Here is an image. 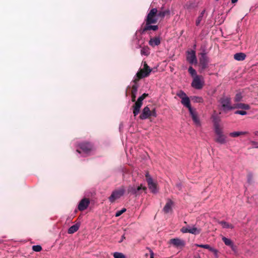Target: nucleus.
<instances>
[{
  "mask_svg": "<svg viewBox=\"0 0 258 258\" xmlns=\"http://www.w3.org/2000/svg\"><path fill=\"white\" fill-rule=\"evenodd\" d=\"M214 131L216 134L215 141L221 145L225 144L227 143V138L224 135L222 129L217 122L214 123Z\"/></svg>",
  "mask_w": 258,
  "mask_h": 258,
  "instance_id": "f257e3e1",
  "label": "nucleus"
},
{
  "mask_svg": "<svg viewBox=\"0 0 258 258\" xmlns=\"http://www.w3.org/2000/svg\"><path fill=\"white\" fill-rule=\"evenodd\" d=\"M219 107L225 112L233 109L231 103V98L228 96H223L219 100Z\"/></svg>",
  "mask_w": 258,
  "mask_h": 258,
  "instance_id": "f03ea898",
  "label": "nucleus"
},
{
  "mask_svg": "<svg viewBox=\"0 0 258 258\" xmlns=\"http://www.w3.org/2000/svg\"><path fill=\"white\" fill-rule=\"evenodd\" d=\"M147 187L145 185L140 184L138 185H130L127 188V193L135 196H138L143 192L146 193Z\"/></svg>",
  "mask_w": 258,
  "mask_h": 258,
  "instance_id": "7ed1b4c3",
  "label": "nucleus"
},
{
  "mask_svg": "<svg viewBox=\"0 0 258 258\" xmlns=\"http://www.w3.org/2000/svg\"><path fill=\"white\" fill-rule=\"evenodd\" d=\"M125 191V188L124 186H122L115 190H114L109 197V200L111 203H113L117 199H119L122 197Z\"/></svg>",
  "mask_w": 258,
  "mask_h": 258,
  "instance_id": "20e7f679",
  "label": "nucleus"
},
{
  "mask_svg": "<svg viewBox=\"0 0 258 258\" xmlns=\"http://www.w3.org/2000/svg\"><path fill=\"white\" fill-rule=\"evenodd\" d=\"M177 96H178L181 99V104L185 107L187 108L188 110L190 109H192L193 108L191 107L190 105V102L189 97L186 95V94L182 90L179 91L176 94Z\"/></svg>",
  "mask_w": 258,
  "mask_h": 258,
  "instance_id": "39448f33",
  "label": "nucleus"
},
{
  "mask_svg": "<svg viewBox=\"0 0 258 258\" xmlns=\"http://www.w3.org/2000/svg\"><path fill=\"white\" fill-rule=\"evenodd\" d=\"M119 171L121 173L120 175L124 177H137L140 176L141 177H142L144 176L143 175L141 174V173H139L138 170H134L131 171L130 169H128L126 167H121L119 169Z\"/></svg>",
  "mask_w": 258,
  "mask_h": 258,
  "instance_id": "423d86ee",
  "label": "nucleus"
},
{
  "mask_svg": "<svg viewBox=\"0 0 258 258\" xmlns=\"http://www.w3.org/2000/svg\"><path fill=\"white\" fill-rule=\"evenodd\" d=\"M157 12V9L156 8H153L150 10L146 18V23L147 24H154L157 22V17H158Z\"/></svg>",
  "mask_w": 258,
  "mask_h": 258,
  "instance_id": "0eeeda50",
  "label": "nucleus"
},
{
  "mask_svg": "<svg viewBox=\"0 0 258 258\" xmlns=\"http://www.w3.org/2000/svg\"><path fill=\"white\" fill-rule=\"evenodd\" d=\"M204 84V78L201 76H196L194 77L191 86L198 90L201 89Z\"/></svg>",
  "mask_w": 258,
  "mask_h": 258,
  "instance_id": "6e6552de",
  "label": "nucleus"
},
{
  "mask_svg": "<svg viewBox=\"0 0 258 258\" xmlns=\"http://www.w3.org/2000/svg\"><path fill=\"white\" fill-rule=\"evenodd\" d=\"M180 230L183 233H189L194 235L199 234L201 232V229L196 227L195 225L183 227Z\"/></svg>",
  "mask_w": 258,
  "mask_h": 258,
  "instance_id": "1a4fd4ad",
  "label": "nucleus"
},
{
  "mask_svg": "<svg viewBox=\"0 0 258 258\" xmlns=\"http://www.w3.org/2000/svg\"><path fill=\"white\" fill-rule=\"evenodd\" d=\"M94 150L93 146L90 143L85 142L82 144V156L83 154L90 155Z\"/></svg>",
  "mask_w": 258,
  "mask_h": 258,
  "instance_id": "9d476101",
  "label": "nucleus"
},
{
  "mask_svg": "<svg viewBox=\"0 0 258 258\" xmlns=\"http://www.w3.org/2000/svg\"><path fill=\"white\" fill-rule=\"evenodd\" d=\"M151 71L152 69L145 62L143 69L137 74V76L139 79L145 78L148 76Z\"/></svg>",
  "mask_w": 258,
  "mask_h": 258,
  "instance_id": "9b49d317",
  "label": "nucleus"
},
{
  "mask_svg": "<svg viewBox=\"0 0 258 258\" xmlns=\"http://www.w3.org/2000/svg\"><path fill=\"white\" fill-rule=\"evenodd\" d=\"M186 59L190 64H196L198 62L195 50L188 51L187 52Z\"/></svg>",
  "mask_w": 258,
  "mask_h": 258,
  "instance_id": "f8f14e48",
  "label": "nucleus"
},
{
  "mask_svg": "<svg viewBox=\"0 0 258 258\" xmlns=\"http://www.w3.org/2000/svg\"><path fill=\"white\" fill-rule=\"evenodd\" d=\"M189 112L196 125L197 126H200L201 125V121L196 110L195 109H190Z\"/></svg>",
  "mask_w": 258,
  "mask_h": 258,
  "instance_id": "ddd939ff",
  "label": "nucleus"
},
{
  "mask_svg": "<svg viewBox=\"0 0 258 258\" xmlns=\"http://www.w3.org/2000/svg\"><path fill=\"white\" fill-rule=\"evenodd\" d=\"M201 57L200 58V64L203 70L205 69L207 67L208 63V58L205 52L201 53Z\"/></svg>",
  "mask_w": 258,
  "mask_h": 258,
  "instance_id": "4468645a",
  "label": "nucleus"
},
{
  "mask_svg": "<svg viewBox=\"0 0 258 258\" xmlns=\"http://www.w3.org/2000/svg\"><path fill=\"white\" fill-rule=\"evenodd\" d=\"M222 239L226 245L230 246L234 252H237V247L234 244L233 241L230 239L226 237H223Z\"/></svg>",
  "mask_w": 258,
  "mask_h": 258,
  "instance_id": "2eb2a0df",
  "label": "nucleus"
},
{
  "mask_svg": "<svg viewBox=\"0 0 258 258\" xmlns=\"http://www.w3.org/2000/svg\"><path fill=\"white\" fill-rule=\"evenodd\" d=\"M147 182L151 192L154 194L157 193L158 192L157 183L153 181V178H148Z\"/></svg>",
  "mask_w": 258,
  "mask_h": 258,
  "instance_id": "dca6fc26",
  "label": "nucleus"
},
{
  "mask_svg": "<svg viewBox=\"0 0 258 258\" xmlns=\"http://www.w3.org/2000/svg\"><path fill=\"white\" fill-rule=\"evenodd\" d=\"M151 116V110L148 106H146L142 110V112L140 116L141 119H146Z\"/></svg>",
  "mask_w": 258,
  "mask_h": 258,
  "instance_id": "f3484780",
  "label": "nucleus"
},
{
  "mask_svg": "<svg viewBox=\"0 0 258 258\" xmlns=\"http://www.w3.org/2000/svg\"><path fill=\"white\" fill-rule=\"evenodd\" d=\"M173 205V202L170 199L167 200V202L163 208V211L165 213H168L172 211V208Z\"/></svg>",
  "mask_w": 258,
  "mask_h": 258,
  "instance_id": "a211bd4d",
  "label": "nucleus"
},
{
  "mask_svg": "<svg viewBox=\"0 0 258 258\" xmlns=\"http://www.w3.org/2000/svg\"><path fill=\"white\" fill-rule=\"evenodd\" d=\"M161 40L160 38L158 37H155L151 38L149 41V44L152 47H155L158 46L160 44Z\"/></svg>",
  "mask_w": 258,
  "mask_h": 258,
  "instance_id": "6ab92c4d",
  "label": "nucleus"
},
{
  "mask_svg": "<svg viewBox=\"0 0 258 258\" xmlns=\"http://www.w3.org/2000/svg\"><path fill=\"white\" fill-rule=\"evenodd\" d=\"M143 103L137 100V102L135 103V105L134 106V110H133V113L135 116L137 115L140 110V108L142 105Z\"/></svg>",
  "mask_w": 258,
  "mask_h": 258,
  "instance_id": "aec40b11",
  "label": "nucleus"
},
{
  "mask_svg": "<svg viewBox=\"0 0 258 258\" xmlns=\"http://www.w3.org/2000/svg\"><path fill=\"white\" fill-rule=\"evenodd\" d=\"M170 242L176 247L183 246L184 245V241L179 238L171 239Z\"/></svg>",
  "mask_w": 258,
  "mask_h": 258,
  "instance_id": "412c9836",
  "label": "nucleus"
},
{
  "mask_svg": "<svg viewBox=\"0 0 258 258\" xmlns=\"http://www.w3.org/2000/svg\"><path fill=\"white\" fill-rule=\"evenodd\" d=\"M235 108L243 109L244 110H248L250 109L249 105L244 103H237L233 105V109Z\"/></svg>",
  "mask_w": 258,
  "mask_h": 258,
  "instance_id": "4be33fe9",
  "label": "nucleus"
},
{
  "mask_svg": "<svg viewBox=\"0 0 258 258\" xmlns=\"http://www.w3.org/2000/svg\"><path fill=\"white\" fill-rule=\"evenodd\" d=\"M158 29V26L157 25H151V24H147L146 23V26L142 30V33H143L147 30H153L156 31Z\"/></svg>",
  "mask_w": 258,
  "mask_h": 258,
  "instance_id": "5701e85b",
  "label": "nucleus"
},
{
  "mask_svg": "<svg viewBox=\"0 0 258 258\" xmlns=\"http://www.w3.org/2000/svg\"><path fill=\"white\" fill-rule=\"evenodd\" d=\"M218 223L222 226L223 228L233 229L234 227L232 224H230V223H229L227 222H225L224 221H219Z\"/></svg>",
  "mask_w": 258,
  "mask_h": 258,
  "instance_id": "b1692460",
  "label": "nucleus"
},
{
  "mask_svg": "<svg viewBox=\"0 0 258 258\" xmlns=\"http://www.w3.org/2000/svg\"><path fill=\"white\" fill-rule=\"evenodd\" d=\"M246 55L243 53H237L234 54V58L235 59L241 61L245 58Z\"/></svg>",
  "mask_w": 258,
  "mask_h": 258,
  "instance_id": "393cba45",
  "label": "nucleus"
},
{
  "mask_svg": "<svg viewBox=\"0 0 258 258\" xmlns=\"http://www.w3.org/2000/svg\"><path fill=\"white\" fill-rule=\"evenodd\" d=\"M89 204L90 200L88 199H82V211L86 209Z\"/></svg>",
  "mask_w": 258,
  "mask_h": 258,
  "instance_id": "a878e982",
  "label": "nucleus"
},
{
  "mask_svg": "<svg viewBox=\"0 0 258 258\" xmlns=\"http://www.w3.org/2000/svg\"><path fill=\"white\" fill-rule=\"evenodd\" d=\"M150 53V48L148 46H144L141 48V54L142 55L148 56Z\"/></svg>",
  "mask_w": 258,
  "mask_h": 258,
  "instance_id": "bb28decb",
  "label": "nucleus"
},
{
  "mask_svg": "<svg viewBox=\"0 0 258 258\" xmlns=\"http://www.w3.org/2000/svg\"><path fill=\"white\" fill-rule=\"evenodd\" d=\"M247 134V132H234L230 133L229 136L232 137H237L240 135H244Z\"/></svg>",
  "mask_w": 258,
  "mask_h": 258,
  "instance_id": "cd10ccee",
  "label": "nucleus"
},
{
  "mask_svg": "<svg viewBox=\"0 0 258 258\" xmlns=\"http://www.w3.org/2000/svg\"><path fill=\"white\" fill-rule=\"evenodd\" d=\"M79 227V224H76L72 226L68 230V233L69 234H73L74 232H76Z\"/></svg>",
  "mask_w": 258,
  "mask_h": 258,
  "instance_id": "c85d7f7f",
  "label": "nucleus"
},
{
  "mask_svg": "<svg viewBox=\"0 0 258 258\" xmlns=\"http://www.w3.org/2000/svg\"><path fill=\"white\" fill-rule=\"evenodd\" d=\"M170 11L168 10L161 11L157 13V16L158 17L163 18L166 15H169Z\"/></svg>",
  "mask_w": 258,
  "mask_h": 258,
  "instance_id": "c756f323",
  "label": "nucleus"
},
{
  "mask_svg": "<svg viewBox=\"0 0 258 258\" xmlns=\"http://www.w3.org/2000/svg\"><path fill=\"white\" fill-rule=\"evenodd\" d=\"M205 10H203L201 13L200 14V15L199 16V17H198L197 20H196V25L197 26H198L200 25L201 22L202 21V19H203V17L204 16V15L205 14Z\"/></svg>",
  "mask_w": 258,
  "mask_h": 258,
  "instance_id": "7c9ffc66",
  "label": "nucleus"
},
{
  "mask_svg": "<svg viewBox=\"0 0 258 258\" xmlns=\"http://www.w3.org/2000/svg\"><path fill=\"white\" fill-rule=\"evenodd\" d=\"M191 99L194 102L196 103H202L204 101L203 98L200 96H193L191 97Z\"/></svg>",
  "mask_w": 258,
  "mask_h": 258,
  "instance_id": "2f4dec72",
  "label": "nucleus"
},
{
  "mask_svg": "<svg viewBox=\"0 0 258 258\" xmlns=\"http://www.w3.org/2000/svg\"><path fill=\"white\" fill-rule=\"evenodd\" d=\"M113 255L114 258H125V256L121 252H115Z\"/></svg>",
  "mask_w": 258,
  "mask_h": 258,
  "instance_id": "473e14b6",
  "label": "nucleus"
},
{
  "mask_svg": "<svg viewBox=\"0 0 258 258\" xmlns=\"http://www.w3.org/2000/svg\"><path fill=\"white\" fill-rule=\"evenodd\" d=\"M137 87L134 86L133 88L132 91V101H133V102L135 101L136 94L137 93Z\"/></svg>",
  "mask_w": 258,
  "mask_h": 258,
  "instance_id": "72a5a7b5",
  "label": "nucleus"
},
{
  "mask_svg": "<svg viewBox=\"0 0 258 258\" xmlns=\"http://www.w3.org/2000/svg\"><path fill=\"white\" fill-rule=\"evenodd\" d=\"M195 245L197 247H202L209 249L210 251L212 249V247L210 246L209 244H196Z\"/></svg>",
  "mask_w": 258,
  "mask_h": 258,
  "instance_id": "f704fd0d",
  "label": "nucleus"
},
{
  "mask_svg": "<svg viewBox=\"0 0 258 258\" xmlns=\"http://www.w3.org/2000/svg\"><path fill=\"white\" fill-rule=\"evenodd\" d=\"M188 72L192 77H195L197 75V72L195 69H193L192 67H190L188 68Z\"/></svg>",
  "mask_w": 258,
  "mask_h": 258,
  "instance_id": "c9c22d12",
  "label": "nucleus"
},
{
  "mask_svg": "<svg viewBox=\"0 0 258 258\" xmlns=\"http://www.w3.org/2000/svg\"><path fill=\"white\" fill-rule=\"evenodd\" d=\"M32 249L36 252H39L42 249L41 246L39 245H33L32 246Z\"/></svg>",
  "mask_w": 258,
  "mask_h": 258,
  "instance_id": "e433bc0d",
  "label": "nucleus"
},
{
  "mask_svg": "<svg viewBox=\"0 0 258 258\" xmlns=\"http://www.w3.org/2000/svg\"><path fill=\"white\" fill-rule=\"evenodd\" d=\"M242 98V96L241 93H237L236 94L235 97V101L236 102H239L240 101Z\"/></svg>",
  "mask_w": 258,
  "mask_h": 258,
  "instance_id": "4c0bfd02",
  "label": "nucleus"
},
{
  "mask_svg": "<svg viewBox=\"0 0 258 258\" xmlns=\"http://www.w3.org/2000/svg\"><path fill=\"white\" fill-rule=\"evenodd\" d=\"M210 251L213 252L216 258H218V250L213 247L211 249Z\"/></svg>",
  "mask_w": 258,
  "mask_h": 258,
  "instance_id": "58836bf2",
  "label": "nucleus"
},
{
  "mask_svg": "<svg viewBox=\"0 0 258 258\" xmlns=\"http://www.w3.org/2000/svg\"><path fill=\"white\" fill-rule=\"evenodd\" d=\"M236 114H240L241 115H245L247 114V112L245 110H237L235 112Z\"/></svg>",
  "mask_w": 258,
  "mask_h": 258,
  "instance_id": "ea45409f",
  "label": "nucleus"
},
{
  "mask_svg": "<svg viewBox=\"0 0 258 258\" xmlns=\"http://www.w3.org/2000/svg\"><path fill=\"white\" fill-rule=\"evenodd\" d=\"M126 211L125 209H122L121 210L118 211L115 213V216L116 217H119L120 216L122 213H123Z\"/></svg>",
  "mask_w": 258,
  "mask_h": 258,
  "instance_id": "a19ab883",
  "label": "nucleus"
},
{
  "mask_svg": "<svg viewBox=\"0 0 258 258\" xmlns=\"http://www.w3.org/2000/svg\"><path fill=\"white\" fill-rule=\"evenodd\" d=\"M148 94L144 93L142 95L140 96L137 100L142 102L143 100L147 96Z\"/></svg>",
  "mask_w": 258,
  "mask_h": 258,
  "instance_id": "79ce46f5",
  "label": "nucleus"
},
{
  "mask_svg": "<svg viewBox=\"0 0 258 258\" xmlns=\"http://www.w3.org/2000/svg\"><path fill=\"white\" fill-rule=\"evenodd\" d=\"M250 143L254 146V148H258V142L251 141H250Z\"/></svg>",
  "mask_w": 258,
  "mask_h": 258,
  "instance_id": "37998d69",
  "label": "nucleus"
},
{
  "mask_svg": "<svg viewBox=\"0 0 258 258\" xmlns=\"http://www.w3.org/2000/svg\"><path fill=\"white\" fill-rule=\"evenodd\" d=\"M151 116H153L154 117H156L157 114L156 112L155 109H154L153 111H151Z\"/></svg>",
  "mask_w": 258,
  "mask_h": 258,
  "instance_id": "c03bdc74",
  "label": "nucleus"
},
{
  "mask_svg": "<svg viewBox=\"0 0 258 258\" xmlns=\"http://www.w3.org/2000/svg\"><path fill=\"white\" fill-rule=\"evenodd\" d=\"M78 209L79 211H81V201H80V202L78 203Z\"/></svg>",
  "mask_w": 258,
  "mask_h": 258,
  "instance_id": "a18cd8bd",
  "label": "nucleus"
},
{
  "mask_svg": "<svg viewBox=\"0 0 258 258\" xmlns=\"http://www.w3.org/2000/svg\"><path fill=\"white\" fill-rule=\"evenodd\" d=\"M125 239V237H124V235H123L121 236V239L119 241V243L121 242L123 240V239Z\"/></svg>",
  "mask_w": 258,
  "mask_h": 258,
  "instance_id": "49530a36",
  "label": "nucleus"
},
{
  "mask_svg": "<svg viewBox=\"0 0 258 258\" xmlns=\"http://www.w3.org/2000/svg\"><path fill=\"white\" fill-rule=\"evenodd\" d=\"M145 175L146 177H149V173H148V172L146 171L145 172Z\"/></svg>",
  "mask_w": 258,
  "mask_h": 258,
  "instance_id": "de8ad7c7",
  "label": "nucleus"
},
{
  "mask_svg": "<svg viewBox=\"0 0 258 258\" xmlns=\"http://www.w3.org/2000/svg\"><path fill=\"white\" fill-rule=\"evenodd\" d=\"M150 258H154V253L151 251L150 253Z\"/></svg>",
  "mask_w": 258,
  "mask_h": 258,
  "instance_id": "09e8293b",
  "label": "nucleus"
},
{
  "mask_svg": "<svg viewBox=\"0 0 258 258\" xmlns=\"http://www.w3.org/2000/svg\"><path fill=\"white\" fill-rule=\"evenodd\" d=\"M237 1H238V0H231V3L232 4H235V3H237Z\"/></svg>",
  "mask_w": 258,
  "mask_h": 258,
  "instance_id": "8fccbe9b",
  "label": "nucleus"
},
{
  "mask_svg": "<svg viewBox=\"0 0 258 258\" xmlns=\"http://www.w3.org/2000/svg\"><path fill=\"white\" fill-rule=\"evenodd\" d=\"M253 134L255 136H258V131L254 132Z\"/></svg>",
  "mask_w": 258,
  "mask_h": 258,
  "instance_id": "3c124183",
  "label": "nucleus"
},
{
  "mask_svg": "<svg viewBox=\"0 0 258 258\" xmlns=\"http://www.w3.org/2000/svg\"><path fill=\"white\" fill-rule=\"evenodd\" d=\"M144 43V41H143V40H142L141 44H139V45H138V47H141V44H142V43Z\"/></svg>",
  "mask_w": 258,
  "mask_h": 258,
  "instance_id": "603ef678",
  "label": "nucleus"
},
{
  "mask_svg": "<svg viewBox=\"0 0 258 258\" xmlns=\"http://www.w3.org/2000/svg\"><path fill=\"white\" fill-rule=\"evenodd\" d=\"M77 151L79 153H80V151H79V149H77Z\"/></svg>",
  "mask_w": 258,
  "mask_h": 258,
  "instance_id": "864d4df0",
  "label": "nucleus"
},
{
  "mask_svg": "<svg viewBox=\"0 0 258 258\" xmlns=\"http://www.w3.org/2000/svg\"><path fill=\"white\" fill-rule=\"evenodd\" d=\"M216 1H218L219 0H216Z\"/></svg>",
  "mask_w": 258,
  "mask_h": 258,
  "instance_id": "5fc2aeb1",
  "label": "nucleus"
}]
</instances>
